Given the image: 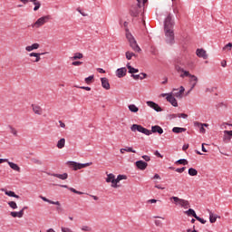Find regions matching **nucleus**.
I'll use <instances>...</instances> for the list:
<instances>
[{
	"label": "nucleus",
	"mask_w": 232,
	"mask_h": 232,
	"mask_svg": "<svg viewBox=\"0 0 232 232\" xmlns=\"http://www.w3.org/2000/svg\"><path fill=\"white\" fill-rule=\"evenodd\" d=\"M227 63L226 61L221 62V66H223V68H226Z\"/></svg>",
	"instance_id": "60"
},
{
	"label": "nucleus",
	"mask_w": 232,
	"mask_h": 232,
	"mask_svg": "<svg viewBox=\"0 0 232 232\" xmlns=\"http://www.w3.org/2000/svg\"><path fill=\"white\" fill-rule=\"evenodd\" d=\"M61 231L62 232H73V230H72V228L66 227H62Z\"/></svg>",
	"instance_id": "41"
},
{
	"label": "nucleus",
	"mask_w": 232,
	"mask_h": 232,
	"mask_svg": "<svg viewBox=\"0 0 232 232\" xmlns=\"http://www.w3.org/2000/svg\"><path fill=\"white\" fill-rule=\"evenodd\" d=\"M182 95L179 91L178 92H174V97H177L178 99H182Z\"/></svg>",
	"instance_id": "48"
},
{
	"label": "nucleus",
	"mask_w": 232,
	"mask_h": 232,
	"mask_svg": "<svg viewBox=\"0 0 232 232\" xmlns=\"http://www.w3.org/2000/svg\"><path fill=\"white\" fill-rule=\"evenodd\" d=\"M173 21L171 17V14H169L164 22V30L166 35V42L169 44H173L175 41V33H173Z\"/></svg>",
	"instance_id": "1"
},
{
	"label": "nucleus",
	"mask_w": 232,
	"mask_h": 232,
	"mask_svg": "<svg viewBox=\"0 0 232 232\" xmlns=\"http://www.w3.org/2000/svg\"><path fill=\"white\" fill-rule=\"evenodd\" d=\"M154 155H156V157H159L160 159H162V156L160 155V152H159V150H156Z\"/></svg>",
	"instance_id": "53"
},
{
	"label": "nucleus",
	"mask_w": 232,
	"mask_h": 232,
	"mask_svg": "<svg viewBox=\"0 0 232 232\" xmlns=\"http://www.w3.org/2000/svg\"><path fill=\"white\" fill-rule=\"evenodd\" d=\"M194 125L196 126V128H199V131L201 133H206L205 128H208V126H209V124L208 123H200L198 121L194 122Z\"/></svg>",
	"instance_id": "13"
},
{
	"label": "nucleus",
	"mask_w": 232,
	"mask_h": 232,
	"mask_svg": "<svg viewBox=\"0 0 232 232\" xmlns=\"http://www.w3.org/2000/svg\"><path fill=\"white\" fill-rule=\"evenodd\" d=\"M128 179V176L126 175H118L117 178L113 175H109L106 179V182H111V188H119V183L121 180H126Z\"/></svg>",
	"instance_id": "5"
},
{
	"label": "nucleus",
	"mask_w": 232,
	"mask_h": 232,
	"mask_svg": "<svg viewBox=\"0 0 232 232\" xmlns=\"http://www.w3.org/2000/svg\"><path fill=\"white\" fill-rule=\"evenodd\" d=\"M180 64L182 63V61L180 59H177L175 61V70L178 71L179 72H182L183 73L180 74V77L184 79V77H190V79H194L195 82L192 84V88L197 86V82H198V78L197 76L189 73L188 71L184 70L182 67H180Z\"/></svg>",
	"instance_id": "3"
},
{
	"label": "nucleus",
	"mask_w": 232,
	"mask_h": 232,
	"mask_svg": "<svg viewBox=\"0 0 232 232\" xmlns=\"http://www.w3.org/2000/svg\"><path fill=\"white\" fill-rule=\"evenodd\" d=\"M46 53H29V57H34L31 59V63H39L41 61V55H44Z\"/></svg>",
	"instance_id": "11"
},
{
	"label": "nucleus",
	"mask_w": 232,
	"mask_h": 232,
	"mask_svg": "<svg viewBox=\"0 0 232 232\" xmlns=\"http://www.w3.org/2000/svg\"><path fill=\"white\" fill-rule=\"evenodd\" d=\"M10 132L14 135V137H17V130L12 126H9Z\"/></svg>",
	"instance_id": "39"
},
{
	"label": "nucleus",
	"mask_w": 232,
	"mask_h": 232,
	"mask_svg": "<svg viewBox=\"0 0 232 232\" xmlns=\"http://www.w3.org/2000/svg\"><path fill=\"white\" fill-rule=\"evenodd\" d=\"M196 220H198L201 224H206V220L198 216L196 217Z\"/></svg>",
	"instance_id": "46"
},
{
	"label": "nucleus",
	"mask_w": 232,
	"mask_h": 232,
	"mask_svg": "<svg viewBox=\"0 0 232 232\" xmlns=\"http://www.w3.org/2000/svg\"><path fill=\"white\" fill-rule=\"evenodd\" d=\"M32 108L35 115H43V108H41V106L33 104Z\"/></svg>",
	"instance_id": "18"
},
{
	"label": "nucleus",
	"mask_w": 232,
	"mask_h": 232,
	"mask_svg": "<svg viewBox=\"0 0 232 232\" xmlns=\"http://www.w3.org/2000/svg\"><path fill=\"white\" fill-rule=\"evenodd\" d=\"M147 105L150 106V108H152V110H155V111H162V108L154 102H147Z\"/></svg>",
	"instance_id": "15"
},
{
	"label": "nucleus",
	"mask_w": 232,
	"mask_h": 232,
	"mask_svg": "<svg viewBox=\"0 0 232 232\" xmlns=\"http://www.w3.org/2000/svg\"><path fill=\"white\" fill-rule=\"evenodd\" d=\"M69 189L70 191H72V193H75L76 195H84V192H81L73 188H70Z\"/></svg>",
	"instance_id": "37"
},
{
	"label": "nucleus",
	"mask_w": 232,
	"mask_h": 232,
	"mask_svg": "<svg viewBox=\"0 0 232 232\" xmlns=\"http://www.w3.org/2000/svg\"><path fill=\"white\" fill-rule=\"evenodd\" d=\"M159 179H160V175H154V177L152 178V180H157Z\"/></svg>",
	"instance_id": "59"
},
{
	"label": "nucleus",
	"mask_w": 232,
	"mask_h": 232,
	"mask_svg": "<svg viewBox=\"0 0 232 232\" xmlns=\"http://www.w3.org/2000/svg\"><path fill=\"white\" fill-rule=\"evenodd\" d=\"M127 72L128 70L126 69V67H122L116 71V75L117 77H119V79H121V77H125Z\"/></svg>",
	"instance_id": "14"
},
{
	"label": "nucleus",
	"mask_w": 232,
	"mask_h": 232,
	"mask_svg": "<svg viewBox=\"0 0 232 232\" xmlns=\"http://www.w3.org/2000/svg\"><path fill=\"white\" fill-rule=\"evenodd\" d=\"M161 97H166V100L168 101V102L172 104L175 108H177V106H179V102H177V99H175V96H173V94L162 93Z\"/></svg>",
	"instance_id": "10"
},
{
	"label": "nucleus",
	"mask_w": 232,
	"mask_h": 232,
	"mask_svg": "<svg viewBox=\"0 0 232 232\" xmlns=\"http://www.w3.org/2000/svg\"><path fill=\"white\" fill-rule=\"evenodd\" d=\"M232 138V130H224L223 142L227 144V142L231 141Z\"/></svg>",
	"instance_id": "12"
},
{
	"label": "nucleus",
	"mask_w": 232,
	"mask_h": 232,
	"mask_svg": "<svg viewBox=\"0 0 232 232\" xmlns=\"http://www.w3.org/2000/svg\"><path fill=\"white\" fill-rule=\"evenodd\" d=\"M8 165L10 166L11 169H14V171H18V173L21 172V168H19L18 164H15L14 162L7 161Z\"/></svg>",
	"instance_id": "22"
},
{
	"label": "nucleus",
	"mask_w": 232,
	"mask_h": 232,
	"mask_svg": "<svg viewBox=\"0 0 232 232\" xmlns=\"http://www.w3.org/2000/svg\"><path fill=\"white\" fill-rule=\"evenodd\" d=\"M82 90H86V92H90L92 90V88L90 87H81Z\"/></svg>",
	"instance_id": "61"
},
{
	"label": "nucleus",
	"mask_w": 232,
	"mask_h": 232,
	"mask_svg": "<svg viewBox=\"0 0 232 232\" xmlns=\"http://www.w3.org/2000/svg\"><path fill=\"white\" fill-rule=\"evenodd\" d=\"M102 86L104 90H110V81L108 78H101Z\"/></svg>",
	"instance_id": "19"
},
{
	"label": "nucleus",
	"mask_w": 232,
	"mask_h": 232,
	"mask_svg": "<svg viewBox=\"0 0 232 232\" xmlns=\"http://www.w3.org/2000/svg\"><path fill=\"white\" fill-rule=\"evenodd\" d=\"M126 37L130 43V48H132L134 52H140V47L139 46L137 41L135 40V37H133V34H131L130 31L126 32Z\"/></svg>",
	"instance_id": "7"
},
{
	"label": "nucleus",
	"mask_w": 232,
	"mask_h": 232,
	"mask_svg": "<svg viewBox=\"0 0 232 232\" xmlns=\"http://www.w3.org/2000/svg\"><path fill=\"white\" fill-rule=\"evenodd\" d=\"M11 217L14 218H23L24 214H23V210H20L19 212L13 211L10 213Z\"/></svg>",
	"instance_id": "21"
},
{
	"label": "nucleus",
	"mask_w": 232,
	"mask_h": 232,
	"mask_svg": "<svg viewBox=\"0 0 232 232\" xmlns=\"http://www.w3.org/2000/svg\"><path fill=\"white\" fill-rule=\"evenodd\" d=\"M185 215H188V217H194V218H197V213L193 210V208H189L188 210L185 211Z\"/></svg>",
	"instance_id": "25"
},
{
	"label": "nucleus",
	"mask_w": 232,
	"mask_h": 232,
	"mask_svg": "<svg viewBox=\"0 0 232 232\" xmlns=\"http://www.w3.org/2000/svg\"><path fill=\"white\" fill-rule=\"evenodd\" d=\"M57 179H60V180H66L68 179V175H56Z\"/></svg>",
	"instance_id": "44"
},
{
	"label": "nucleus",
	"mask_w": 232,
	"mask_h": 232,
	"mask_svg": "<svg viewBox=\"0 0 232 232\" xmlns=\"http://www.w3.org/2000/svg\"><path fill=\"white\" fill-rule=\"evenodd\" d=\"M92 82H93V75H91V76L85 78L86 84H92Z\"/></svg>",
	"instance_id": "36"
},
{
	"label": "nucleus",
	"mask_w": 232,
	"mask_h": 232,
	"mask_svg": "<svg viewBox=\"0 0 232 232\" xmlns=\"http://www.w3.org/2000/svg\"><path fill=\"white\" fill-rule=\"evenodd\" d=\"M155 226H157L158 227H162V221L155 220Z\"/></svg>",
	"instance_id": "50"
},
{
	"label": "nucleus",
	"mask_w": 232,
	"mask_h": 232,
	"mask_svg": "<svg viewBox=\"0 0 232 232\" xmlns=\"http://www.w3.org/2000/svg\"><path fill=\"white\" fill-rule=\"evenodd\" d=\"M173 12H174V14H179V8L178 7H174L173 8Z\"/></svg>",
	"instance_id": "62"
},
{
	"label": "nucleus",
	"mask_w": 232,
	"mask_h": 232,
	"mask_svg": "<svg viewBox=\"0 0 232 232\" xmlns=\"http://www.w3.org/2000/svg\"><path fill=\"white\" fill-rule=\"evenodd\" d=\"M125 55H126V59H128V61H131L132 57H136L135 53H131L130 51L126 52Z\"/></svg>",
	"instance_id": "33"
},
{
	"label": "nucleus",
	"mask_w": 232,
	"mask_h": 232,
	"mask_svg": "<svg viewBox=\"0 0 232 232\" xmlns=\"http://www.w3.org/2000/svg\"><path fill=\"white\" fill-rule=\"evenodd\" d=\"M66 144V140L64 138H62L61 140H58L57 142V148L58 150H63Z\"/></svg>",
	"instance_id": "23"
},
{
	"label": "nucleus",
	"mask_w": 232,
	"mask_h": 232,
	"mask_svg": "<svg viewBox=\"0 0 232 232\" xmlns=\"http://www.w3.org/2000/svg\"><path fill=\"white\" fill-rule=\"evenodd\" d=\"M148 202H149L150 204H156L157 199H149Z\"/></svg>",
	"instance_id": "57"
},
{
	"label": "nucleus",
	"mask_w": 232,
	"mask_h": 232,
	"mask_svg": "<svg viewBox=\"0 0 232 232\" xmlns=\"http://www.w3.org/2000/svg\"><path fill=\"white\" fill-rule=\"evenodd\" d=\"M142 159H144V160H145L146 162H150V160H151V158H150V156H148V155H143V156H142Z\"/></svg>",
	"instance_id": "52"
},
{
	"label": "nucleus",
	"mask_w": 232,
	"mask_h": 232,
	"mask_svg": "<svg viewBox=\"0 0 232 232\" xmlns=\"http://www.w3.org/2000/svg\"><path fill=\"white\" fill-rule=\"evenodd\" d=\"M67 166H69V168H72V169H74V171H77V169H82L84 168H88V166H92V163H77L75 161H68L67 162Z\"/></svg>",
	"instance_id": "8"
},
{
	"label": "nucleus",
	"mask_w": 232,
	"mask_h": 232,
	"mask_svg": "<svg viewBox=\"0 0 232 232\" xmlns=\"http://www.w3.org/2000/svg\"><path fill=\"white\" fill-rule=\"evenodd\" d=\"M42 200H44V202H48V204H53L54 206H61V202L59 201H53V200H50L44 197H42Z\"/></svg>",
	"instance_id": "24"
},
{
	"label": "nucleus",
	"mask_w": 232,
	"mask_h": 232,
	"mask_svg": "<svg viewBox=\"0 0 232 232\" xmlns=\"http://www.w3.org/2000/svg\"><path fill=\"white\" fill-rule=\"evenodd\" d=\"M181 94L184 93V92H186V89L184 88V86H180L179 91Z\"/></svg>",
	"instance_id": "55"
},
{
	"label": "nucleus",
	"mask_w": 232,
	"mask_h": 232,
	"mask_svg": "<svg viewBox=\"0 0 232 232\" xmlns=\"http://www.w3.org/2000/svg\"><path fill=\"white\" fill-rule=\"evenodd\" d=\"M176 164H182L183 166H186L188 164V160H179L176 161Z\"/></svg>",
	"instance_id": "38"
},
{
	"label": "nucleus",
	"mask_w": 232,
	"mask_h": 232,
	"mask_svg": "<svg viewBox=\"0 0 232 232\" xmlns=\"http://www.w3.org/2000/svg\"><path fill=\"white\" fill-rule=\"evenodd\" d=\"M198 172L197 171V169L191 168L188 169V175H197Z\"/></svg>",
	"instance_id": "42"
},
{
	"label": "nucleus",
	"mask_w": 232,
	"mask_h": 232,
	"mask_svg": "<svg viewBox=\"0 0 232 232\" xmlns=\"http://www.w3.org/2000/svg\"><path fill=\"white\" fill-rule=\"evenodd\" d=\"M172 131L173 133H184V131H186V128L174 127Z\"/></svg>",
	"instance_id": "28"
},
{
	"label": "nucleus",
	"mask_w": 232,
	"mask_h": 232,
	"mask_svg": "<svg viewBox=\"0 0 232 232\" xmlns=\"http://www.w3.org/2000/svg\"><path fill=\"white\" fill-rule=\"evenodd\" d=\"M3 162H8V159H0V164H3Z\"/></svg>",
	"instance_id": "58"
},
{
	"label": "nucleus",
	"mask_w": 232,
	"mask_h": 232,
	"mask_svg": "<svg viewBox=\"0 0 232 232\" xmlns=\"http://www.w3.org/2000/svg\"><path fill=\"white\" fill-rule=\"evenodd\" d=\"M137 2L138 4L132 5L130 9V15H132V17H137V15L142 12V5L145 6L148 0H137Z\"/></svg>",
	"instance_id": "4"
},
{
	"label": "nucleus",
	"mask_w": 232,
	"mask_h": 232,
	"mask_svg": "<svg viewBox=\"0 0 232 232\" xmlns=\"http://www.w3.org/2000/svg\"><path fill=\"white\" fill-rule=\"evenodd\" d=\"M188 148H189V144L183 145V148H182L183 151H186V150H188Z\"/></svg>",
	"instance_id": "56"
},
{
	"label": "nucleus",
	"mask_w": 232,
	"mask_h": 232,
	"mask_svg": "<svg viewBox=\"0 0 232 232\" xmlns=\"http://www.w3.org/2000/svg\"><path fill=\"white\" fill-rule=\"evenodd\" d=\"M196 55H198V57H201L202 59H208V53L204 49H197Z\"/></svg>",
	"instance_id": "16"
},
{
	"label": "nucleus",
	"mask_w": 232,
	"mask_h": 232,
	"mask_svg": "<svg viewBox=\"0 0 232 232\" xmlns=\"http://www.w3.org/2000/svg\"><path fill=\"white\" fill-rule=\"evenodd\" d=\"M178 117L182 118V119H188V114H186V113H179Z\"/></svg>",
	"instance_id": "51"
},
{
	"label": "nucleus",
	"mask_w": 232,
	"mask_h": 232,
	"mask_svg": "<svg viewBox=\"0 0 232 232\" xmlns=\"http://www.w3.org/2000/svg\"><path fill=\"white\" fill-rule=\"evenodd\" d=\"M51 19H52V16L50 14L42 16L33 24V28H41V26H44V24H46V23H48V21H50Z\"/></svg>",
	"instance_id": "9"
},
{
	"label": "nucleus",
	"mask_w": 232,
	"mask_h": 232,
	"mask_svg": "<svg viewBox=\"0 0 232 232\" xmlns=\"http://www.w3.org/2000/svg\"><path fill=\"white\" fill-rule=\"evenodd\" d=\"M131 131H139L140 133H143L144 135H151V133H159L160 135H162L164 133V130L161 129L160 126L155 125L151 127V130L142 127L139 124H133L130 127Z\"/></svg>",
	"instance_id": "2"
},
{
	"label": "nucleus",
	"mask_w": 232,
	"mask_h": 232,
	"mask_svg": "<svg viewBox=\"0 0 232 232\" xmlns=\"http://www.w3.org/2000/svg\"><path fill=\"white\" fill-rule=\"evenodd\" d=\"M218 216L213 214V212H209V221L210 224H215L217 222Z\"/></svg>",
	"instance_id": "26"
},
{
	"label": "nucleus",
	"mask_w": 232,
	"mask_h": 232,
	"mask_svg": "<svg viewBox=\"0 0 232 232\" xmlns=\"http://www.w3.org/2000/svg\"><path fill=\"white\" fill-rule=\"evenodd\" d=\"M97 72H99V73H106V71H104L102 68H98Z\"/></svg>",
	"instance_id": "54"
},
{
	"label": "nucleus",
	"mask_w": 232,
	"mask_h": 232,
	"mask_svg": "<svg viewBox=\"0 0 232 232\" xmlns=\"http://www.w3.org/2000/svg\"><path fill=\"white\" fill-rule=\"evenodd\" d=\"M5 195H7V197H14V198H20V197L12 190H5Z\"/></svg>",
	"instance_id": "29"
},
{
	"label": "nucleus",
	"mask_w": 232,
	"mask_h": 232,
	"mask_svg": "<svg viewBox=\"0 0 232 232\" xmlns=\"http://www.w3.org/2000/svg\"><path fill=\"white\" fill-rule=\"evenodd\" d=\"M125 150V151H127L128 153H137V151H135L134 150H133V148H131V147H127L126 149H124Z\"/></svg>",
	"instance_id": "45"
},
{
	"label": "nucleus",
	"mask_w": 232,
	"mask_h": 232,
	"mask_svg": "<svg viewBox=\"0 0 232 232\" xmlns=\"http://www.w3.org/2000/svg\"><path fill=\"white\" fill-rule=\"evenodd\" d=\"M136 167L138 168V169L144 170L146 169V168H148V163L143 160H139V161H136Z\"/></svg>",
	"instance_id": "17"
},
{
	"label": "nucleus",
	"mask_w": 232,
	"mask_h": 232,
	"mask_svg": "<svg viewBox=\"0 0 232 232\" xmlns=\"http://www.w3.org/2000/svg\"><path fill=\"white\" fill-rule=\"evenodd\" d=\"M47 232H55V230H53V228H49Z\"/></svg>",
	"instance_id": "64"
},
{
	"label": "nucleus",
	"mask_w": 232,
	"mask_h": 232,
	"mask_svg": "<svg viewBox=\"0 0 232 232\" xmlns=\"http://www.w3.org/2000/svg\"><path fill=\"white\" fill-rule=\"evenodd\" d=\"M39 44L35 43L32 45H28L25 47L26 52H34V50H39Z\"/></svg>",
	"instance_id": "20"
},
{
	"label": "nucleus",
	"mask_w": 232,
	"mask_h": 232,
	"mask_svg": "<svg viewBox=\"0 0 232 232\" xmlns=\"http://www.w3.org/2000/svg\"><path fill=\"white\" fill-rule=\"evenodd\" d=\"M8 206L11 207L12 209H17V203H15V201H9Z\"/></svg>",
	"instance_id": "34"
},
{
	"label": "nucleus",
	"mask_w": 232,
	"mask_h": 232,
	"mask_svg": "<svg viewBox=\"0 0 232 232\" xmlns=\"http://www.w3.org/2000/svg\"><path fill=\"white\" fill-rule=\"evenodd\" d=\"M148 75L146 73H141V76L139 74H132L133 79H135V81H139V79H146Z\"/></svg>",
	"instance_id": "31"
},
{
	"label": "nucleus",
	"mask_w": 232,
	"mask_h": 232,
	"mask_svg": "<svg viewBox=\"0 0 232 232\" xmlns=\"http://www.w3.org/2000/svg\"><path fill=\"white\" fill-rule=\"evenodd\" d=\"M129 110L132 113H137V111H139V107H136L135 104H130L129 105Z\"/></svg>",
	"instance_id": "32"
},
{
	"label": "nucleus",
	"mask_w": 232,
	"mask_h": 232,
	"mask_svg": "<svg viewBox=\"0 0 232 232\" xmlns=\"http://www.w3.org/2000/svg\"><path fill=\"white\" fill-rule=\"evenodd\" d=\"M82 231L90 232L92 231V227H90L89 226H82Z\"/></svg>",
	"instance_id": "43"
},
{
	"label": "nucleus",
	"mask_w": 232,
	"mask_h": 232,
	"mask_svg": "<svg viewBox=\"0 0 232 232\" xmlns=\"http://www.w3.org/2000/svg\"><path fill=\"white\" fill-rule=\"evenodd\" d=\"M61 128H66V124H64L63 121H60Z\"/></svg>",
	"instance_id": "63"
},
{
	"label": "nucleus",
	"mask_w": 232,
	"mask_h": 232,
	"mask_svg": "<svg viewBox=\"0 0 232 232\" xmlns=\"http://www.w3.org/2000/svg\"><path fill=\"white\" fill-rule=\"evenodd\" d=\"M127 68L129 70V73H139V69H135L130 65V63L127 64Z\"/></svg>",
	"instance_id": "30"
},
{
	"label": "nucleus",
	"mask_w": 232,
	"mask_h": 232,
	"mask_svg": "<svg viewBox=\"0 0 232 232\" xmlns=\"http://www.w3.org/2000/svg\"><path fill=\"white\" fill-rule=\"evenodd\" d=\"M185 170H186V167H182L180 169H176L177 173H184Z\"/></svg>",
	"instance_id": "49"
},
{
	"label": "nucleus",
	"mask_w": 232,
	"mask_h": 232,
	"mask_svg": "<svg viewBox=\"0 0 232 232\" xmlns=\"http://www.w3.org/2000/svg\"><path fill=\"white\" fill-rule=\"evenodd\" d=\"M170 202H174L175 206H180V208H183L184 209H188L189 208V201L186 199H182L179 197H171L169 198Z\"/></svg>",
	"instance_id": "6"
},
{
	"label": "nucleus",
	"mask_w": 232,
	"mask_h": 232,
	"mask_svg": "<svg viewBox=\"0 0 232 232\" xmlns=\"http://www.w3.org/2000/svg\"><path fill=\"white\" fill-rule=\"evenodd\" d=\"M82 64V62L75 61L72 63V66H81Z\"/></svg>",
	"instance_id": "47"
},
{
	"label": "nucleus",
	"mask_w": 232,
	"mask_h": 232,
	"mask_svg": "<svg viewBox=\"0 0 232 232\" xmlns=\"http://www.w3.org/2000/svg\"><path fill=\"white\" fill-rule=\"evenodd\" d=\"M34 12H37V10H39L41 8V2L38 1V2H34Z\"/></svg>",
	"instance_id": "35"
},
{
	"label": "nucleus",
	"mask_w": 232,
	"mask_h": 232,
	"mask_svg": "<svg viewBox=\"0 0 232 232\" xmlns=\"http://www.w3.org/2000/svg\"><path fill=\"white\" fill-rule=\"evenodd\" d=\"M82 57H84L82 53H76L72 57H71V61H77V59H82Z\"/></svg>",
	"instance_id": "27"
},
{
	"label": "nucleus",
	"mask_w": 232,
	"mask_h": 232,
	"mask_svg": "<svg viewBox=\"0 0 232 232\" xmlns=\"http://www.w3.org/2000/svg\"><path fill=\"white\" fill-rule=\"evenodd\" d=\"M232 44L228 43L227 45L223 47V50H227V52H231Z\"/></svg>",
	"instance_id": "40"
}]
</instances>
